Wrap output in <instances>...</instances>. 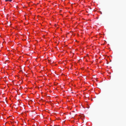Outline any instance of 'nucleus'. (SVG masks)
<instances>
[{
	"mask_svg": "<svg viewBox=\"0 0 126 126\" xmlns=\"http://www.w3.org/2000/svg\"><path fill=\"white\" fill-rule=\"evenodd\" d=\"M12 1V0H5V1L6 2H7L9 1L10 2H11Z\"/></svg>",
	"mask_w": 126,
	"mask_h": 126,
	"instance_id": "nucleus-1",
	"label": "nucleus"
}]
</instances>
